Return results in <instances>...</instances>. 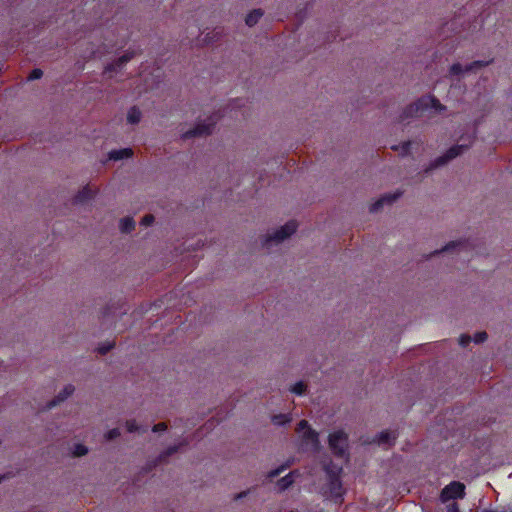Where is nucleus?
<instances>
[{
  "instance_id": "f257e3e1",
  "label": "nucleus",
  "mask_w": 512,
  "mask_h": 512,
  "mask_svg": "<svg viewBox=\"0 0 512 512\" xmlns=\"http://www.w3.org/2000/svg\"><path fill=\"white\" fill-rule=\"evenodd\" d=\"M469 149V145H454L450 147L443 155L437 157L433 160L425 169L424 173H430L431 171L443 167L447 165L450 161L455 159L456 157L462 155L465 151Z\"/></svg>"
},
{
  "instance_id": "f03ea898",
  "label": "nucleus",
  "mask_w": 512,
  "mask_h": 512,
  "mask_svg": "<svg viewBox=\"0 0 512 512\" xmlns=\"http://www.w3.org/2000/svg\"><path fill=\"white\" fill-rule=\"evenodd\" d=\"M328 445L335 456L343 457L348 447V435L342 430L334 431L329 434Z\"/></svg>"
},
{
  "instance_id": "7ed1b4c3",
  "label": "nucleus",
  "mask_w": 512,
  "mask_h": 512,
  "mask_svg": "<svg viewBox=\"0 0 512 512\" xmlns=\"http://www.w3.org/2000/svg\"><path fill=\"white\" fill-rule=\"evenodd\" d=\"M297 222L295 220H290L277 229L274 233L268 235L264 241V245L268 246L270 243H281L292 234H294L297 230Z\"/></svg>"
},
{
  "instance_id": "20e7f679",
  "label": "nucleus",
  "mask_w": 512,
  "mask_h": 512,
  "mask_svg": "<svg viewBox=\"0 0 512 512\" xmlns=\"http://www.w3.org/2000/svg\"><path fill=\"white\" fill-rule=\"evenodd\" d=\"M426 110H428V105L426 104L424 97H421L418 100L406 106V108L400 114L399 120L404 121L408 118L421 117Z\"/></svg>"
},
{
  "instance_id": "39448f33",
  "label": "nucleus",
  "mask_w": 512,
  "mask_h": 512,
  "mask_svg": "<svg viewBox=\"0 0 512 512\" xmlns=\"http://www.w3.org/2000/svg\"><path fill=\"white\" fill-rule=\"evenodd\" d=\"M465 495V485L458 481H453L445 486L440 494L442 502L463 498Z\"/></svg>"
},
{
  "instance_id": "423d86ee",
  "label": "nucleus",
  "mask_w": 512,
  "mask_h": 512,
  "mask_svg": "<svg viewBox=\"0 0 512 512\" xmlns=\"http://www.w3.org/2000/svg\"><path fill=\"white\" fill-rule=\"evenodd\" d=\"M215 121H212L209 124L199 123L194 128L186 131L181 135L182 140H188L195 137L208 136L213 133V128L215 125Z\"/></svg>"
},
{
  "instance_id": "0eeeda50",
  "label": "nucleus",
  "mask_w": 512,
  "mask_h": 512,
  "mask_svg": "<svg viewBox=\"0 0 512 512\" xmlns=\"http://www.w3.org/2000/svg\"><path fill=\"white\" fill-rule=\"evenodd\" d=\"M224 35V29L222 27H216L211 32L207 33L203 38H198L199 47L211 46L218 43Z\"/></svg>"
},
{
  "instance_id": "6e6552de",
  "label": "nucleus",
  "mask_w": 512,
  "mask_h": 512,
  "mask_svg": "<svg viewBox=\"0 0 512 512\" xmlns=\"http://www.w3.org/2000/svg\"><path fill=\"white\" fill-rule=\"evenodd\" d=\"M136 53L134 51H126L121 57L117 58L112 63L108 64L105 67L104 72H116L118 68L122 67L126 63H128L131 59L135 57Z\"/></svg>"
},
{
  "instance_id": "1a4fd4ad",
  "label": "nucleus",
  "mask_w": 512,
  "mask_h": 512,
  "mask_svg": "<svg viewBox=\"0 0 512 512\" xmlns=\"http://www.w3.org/2000/svg\"><path fill=\"white\" fill-rule=\"evenodd\" d=\"M74 390H75V388L73 385H71V384L66 385L59 392V394L47 404V408L51 409V408L57 406L58 404H60L64 400H66L69 396H71L73 394Z\"/></svg>"
},
{
  "instance_id": "9d476101",
  "label": "nucleus",
  "mask_w": 512,
  "mask_h": 512,
  "mask_svg": "<svg viewBox=\"0 0 512 512\" xmlns=\"http://www.w3.org/2000/svg\"><path fill=\"white\" fill-rule=\"evenodd\" d=\"M401 195L402 194H385L384 197H382L381 199H379L378 201H376L375 203H373L370 206V208H369L370 212L371 213L378 212L384 204L394 203Z\"/></svg>"
},
{
  "instance_id": "9b49d317",
  "label": "nucleus",
  "mask_w": 512,
  "mask_h": 512,
  "mask_svg": "<svg viewBox=\"0 0 512 512\" xmlns=\"http://www.w3.org/2000/svg\"><path fill=\"white\" fill-rule=\"evenodd\" d=\"M302 441L306 444H310L311 447L314 448L315 450L318 449L319 447V435L312 428H309L308 430L303 432Z\"/></svg>"
},
{
  "instance_id": "f8f14e48",
  "label": "nucleus",
  "mask_w": 512,
  "mask_h": 512,
  "mask_svg": "<svg viewBox=\"0 0 512 512\" xmlns=\"http://www.w3.org/2000/svg\"><path fill=\"white\" fill-rule=\"evenodd\" d=\"M134 154L131 148H123L119 150H112L108 154V159L113 161H119L132 157Z\"/></svg>"
},
{
  "instance_id": "ddd939ff",
  "label": "nucleus",
  "mask_w": 512,
  "mask_h": 512,
  "mask_svg": "<svg viewBox=\"0 0 512 512\" xmlns=\"http://www.w3.org/2000/svg\"><path fill=\"white\" fill-rule=\"evenodd\" d=\"M395 439H396V437L393 433L385 430V431H381L380 433H378L376 435L374 442H376L379 445H384V444L393 445L395 442Z\"/></svg>"
},
{
  "instance_id": "4468645a",
  "label": "nucleus",
  "mask_w": 512,
  "mask_h": 512,
  "mask_svg": "<svg viewBox=\"0 0 512 512\" xmlns=\"http://www.w3.org/2000/svg\"><path fill=\"white\" fill-rule=\"evenodd\" d=\"M264 15V11L261 8L253 9L245 17V24L248 27L255 26L261 17Z\"/></svg>"
},
{
  "instance_id": "2eb2a0df",
  "label": "nucleus",
  "mask_w": 512,
  "mask_h": 512,
  "mask_svg": "<svg viewBox=\"0 0 512 512\" xmlns=\"http://www.w3.org/2000/svg\"><path fill=\"white\" fill-rule=\"evenodd\" d=\"M411 146H412V141L408 140V141L402 142L401 144L391 146V149L393 151L399 152V155L401 157H406V156H409L411 153L410 152Z\"/></svg>"
},
{
  "instance_id": "dca6fc26",
  "label": "nucleus",
  "mask_w": 512,
  "mask_h": 512,
  "mask_svg": "<svg viewBox=\"0 0 512 512\" xmlns=\"http://www.w3.org/2000/svg\"><path fill=\"white\" fill-rule=\"evenodd\" d=\"M142 112L137 106H132L127 113V121L130 124H138L141 121Z\"/></svg>"
},
{
  "instance_id": "f3484780",
  "label": "nucleus",
  "mask_w": 512,
  "mask_h": 512,
  "mask_svg": "<svg viewBox=\"0 0 512 512\" xmlns=\"http://www.w3.org/2000/svg\"><path fill=\"white\" fill-rule=\"evenodd\" d=\"M119 229L122 233H130L135 229V221L132 217H124L120 220Z\"/></svg>"
},
{
  "instance_id": "a211bd4d",
  "label": "nucleus",
  "mask_w": 512,
  "mask_h": 512,
  "mask_svg": "<svg viewBox=\"0 0 512 512\" xmlns=\"http://www.w3.org/2000/svg\"><path fill=\"white\" fill-rule=\"evenodd\" d=\"M271 421L276 426H284V425L289 424L292 421V417L290 414L280 413V414L273 415L271 418Z\"/></svg>"
},
{
  "instance_id": "6ab92c4d",
  "label": "nucleus",
  "mask_w": 512,
  "mask_h": 512,
  "mask_svg": "<svg viewBox=\"0 0 512 512\" xmlns=\"http://www.w3.org/2000/svg\"><path fill=\"white\" fill-rule=\"evenodd\" d=\"M468 246V242L466 241H451L448 243L442 250L438 251L436 250L434 254H439L440 252H449L451 250H454L455 248H466Z\"/></svg>"
},
{
  "instance_id": "aec40b11",
  "label": "nucleus",
  "mask_w": 512,
  "mask_h": 512,
  "mask_svg": "<svg viewBox=\"0 0 512 512\" xmlns=\"http://www.w3.org/2000/svg\"><path fill=\"white\" fill-rule=\"evenodd\" d=\"M126 428L129 433H145L147 431V426L138 425L136 420H128Z\"/></svg>"
},
{
  "instance_id": "412c9836",
  "label": "nucleus",
  "mask_w": 512,
  "mask_h": 512,
  "mask_svg": "<svg viewBox=\"0 0 512 512\" xmlns=\"http://www.w3.org/2000/svg\"><path fill=\"white\" fill-rule=\"evenodd\" d=\"M424 100L428 105V109L432 107L439 112L444 111L446 109V107L442 105L435 96L424 97Z\"/></svg>"
},
{
  "instance_id": "4be33fe9",
  "label": "nucleus",
  "mask_w": 512,
  "mask_h": 512,
  "mask_svg": "<svg viewBox=\"0 0 512 512\" xmlns=\"http://www.w3.org/2000/svg\"><path fill=\"white\" fill-rule=\"evenodd\" d=\"M180 448V445L177 446V445H174V446H170L168 447L164 452H162L158 459H157V463H155V466L157 464H160L162 462H165L167 460L168 457H170L171 455H173L174 453H176Z\"/></svg>"
},
{
  "instance_id": "5701e85b",
  "label": "nucleus",
  "mask_w": 512,
  "mask_h": 512,
  "mask_svg": "<svg viewBox=\"0 0 512 512\" xmlns=\"http://www.w3.org/2000/svg\"><path fill=\"white\" fill-rule=\"evenodd\" d=\"M293 482H294L293 473L290 472L289 474H287L284 477H282L281 479H279L278 486L281 490H285L288 487H290Z\"/></svg>"
},
{
  "instance_id": "b1692460",
  "label": "nucleus",
  "mask_w": 512,
  "mask_h": 512,
  "mask_svg": "<svg viewBox=\"0 0 512 512\" xmlns=\"http://www.w3.org/2000/svg\"><path fill=\"white\" fill-rule=\"evenodd\" d=\"M491 61H480V60H477V61H473L472 63H470L469 65H467L465 67V71L466 72H471V71H475L477 69H481L483 67H486L490 64Z\"/></svg>"
},
{
  "instance_id": "393cba45",
  "label": "nucleus",
  "mask_w": 512,
  "mask_h": 512,
  "mask_svg": "<svg viewBox=\"0 0 512 512\" xmlns=\"http://www.w3.org/2000/svg\"><path fill=\"white\" fill-rule=\"evenodd\" d=\"M290 390L296 395H302L306 391V384L303 381H298L291 387Z\"/></svg>"
},
{
  "instance_id": "a878e982",
  "label": "nucleus",
  "mask_w": 512,
  "mask_h": 512,
  "mask_svg": "<svg viewBox=\"0 0 512 512\" xmlns=\"http://www.w3.org/2000/svg\"><path fill=\"white\" fill-rule=\"evenodd\" d=\"M88 453V449L85 445L83 444H76L74 446V450H73V455L74 456H77V457H81V456H84Z\"/></svg>"
},
{
  "instance_id": "bb28decb",
  "label": "nucleus",
  "mask_w": 512,
  "mask_h": 512,
  "mask_svg": "<svg viewBox=\"0 0 512 512\" xmlns=\"http://www.w3.org/2000/svg\"><path fill=\"white\" fill-rule=\"evenodd\" d=\"M289 467V464H284V465H281L280 467L274 469V470H271L268 474V477L273 479L277 476H279L285 469H287Z\"/></svg>"
},
{
  "instance_id": "cd10ccee",
  "label": "nucleus",
  "mask_w": 512,
  "mask_h": 512,
  "mask_svg": "<svg viewBox=\"0 0 512 512\" xmlns=\"http://www.w3.org/2000/svg\"><path fill=\"white\" fill-rule=\"evenodd\" d=\"M43 76V71L39 68L33 69L28 75L27 79L29 81L38 80Z\"/></svg>"
},
{
  "instance_id": "c85d7f7f",
  "label": "nucleus",
  "mask_w": 512,
  "mask_h": 512,
  "mask_svg": "<svg viewBox=\"0 0 512 512\" xmlns=\"http://www.w3.org/2000/svg\"><path fill=\"white\" fill-rule=\"evenodd\" d=\"M488 335L485 331L477 332L474 334L472 338L473 341L477 344L483 343L487 339Z\"/></svg>"
},
{
  "instance_id": "c756f323",
  "label": "nucleus",
  "mask_w": 512,
  "mask_h": 512,
  "mask_svg": "<svg viewBox=\"0 0 512 512\" xmlns=\"http://www.w3.org/2000/svg\"><path fill=\"white\" fill-rule=\"evenodd\" d=\"M114 345V343L103 344L97 348V351L100 355H106L114 347Z\"/></svg>"
},
{
  "instance_id": "7c9ffc66",
  "label": "nucleus",
  "mask_w": 512,
  "mask_h": 512,
  "mask_svg": "<svg viewBox=\"0 0 512 512\" xmlns=\"http://www.w3.org/2000/svg\"><path fill=\"white\" fill-rule=\"evenodd\" d=\"M471 341H473V339L470 335L462 334L459 337V345L464 348L467 347L471 343Z\"/></svg>"
},
{
  "instance_id": "2f4dec72",
  "label": "nucleus",
  "mask_w": 512,
  "mask_h": 512,
  "mask_svg": "<svg viewBox=\"0 0 512 512\" xmlns=\"http://www.w3.org/2000/svg\"><path fill=\"white\" fill-rule=\"evenodd\" d=\"M465 69H463L462 65L460 63H454L450 69L449 72L452 75H459L461 74Z\"/></svg>"
},
{
  "instance_id": "473e14b6",
  "label": "nucleus",
  "mask_w": 512,
  "mask_h": 512,
  "mask_svg": "<svg viewBox=\"0 0 512 512\" xmlns=\"http://www.w3.org/2000/svg\"><path fill=\"white\" fill-rule=\"evenodd\" d=\"M119 436H120V430L118 428H113L105 434V438L107 440H114V439L118 438Z\"/></svg>"
},
{
  "instance_id": "72a5a7b5",
  "label": "nucleus",
  "mask_w": 512,
  "mask_h": 512,
  "mask_svg": "<svg viewBox=\"0 0 512 512\" xmlns=\"http://www.w3.org/2000/svg\"><path fill=\"white\" fill-rule=\"evenodd\" d=\"M153 222H154V216H153L152 214H148V215H145V216L142 218V220H141L140 224H141L142 226L148 227V226H150Z\"/></svg>"
},
{
  "instance_id": "f704fd0d",
  "label": "nucleus",
  "mask_w": 512,
  "mask_h": 512,
  "mask_svg": "<svg viewBox=\"0 0 512 512\" xmlns=\"http://www.w3.org/2000/svg\"><path fill=\"white\" fill-rule=\"evenodd\" d=\"M309 428H311V427L309 426L308 421H307V420H301V421L298 423V425H297L296 431H297L298 433H300V432H302V431H306V430H308Z\"/></svg>"
},
{
  "instance_id": "c9c22d12",
  "label": "nucleus",
  "mask_w": 512,
  "mask_h": 512,
  "mask_svg": "<svg viewBox=\"0 0 512 512\" xmlns=\"http://www.w3.org/2000/svg\"><path fill=\"white\" fill-rule=\"evenodd\" d=\"M167 429V424L165 422H160L158 424H155L152 428L153 432H160L165 431Z\"/></svg>"
},
{
  "instance_id": "e433bc0d",
  "label": "nucleus",
  "mask_w": 512,
  "mask_h": 512,
  "mask_svg": "<svg viewBox=\"0 0 512 512\" xmlns=\"http://www.w3.org/2000/svg\"><path fill=\"white\" fill-rule=\"evenodd\" d=\"M446 512H460L459 506L456 502H452L446 506Z\"/></svg>"
},
{
  "instance_id": "4c0bfd02",
  "label": "nucleus",
  "mask_w": 512,
  "mask_h": 512,
  "mask_svg": "<svg viewBox=\"0 0 512 512\" xmlns=\"http://www.w3.org/2000/svg\"><path fill=\"white\" fill-rule=\"evenodd\" d=\"M90 195L91 194H85V193L76 194L75 202H82L83 200H86L88 198L87 196H90Z\"/></svg>"
},
{
  "instance_id": "58836bf2",
  "label": "nucleus",
  "mask_w": 512,
  "mask_h": 512,
  "mask_svg": "<svg viewBox=\"0 0 512 512\" xmlns=\"http://www.w3.org/2000/svg\"><path fill=\"white\" fill-rule=\"evenodd\" d=\"M78 192H85V193H88V192H97V189L96 188H92L90 187V185H86L82 188V190H79Z\"/></svg>"
},
{
  "instance_id": "ea45409f",
  "label": "nucleus",
  "mask_w": 512,
  "mask_h": 512,
  "mask_svg": "<svg viewBox=\"0 0 512 512\" xmlns=\"http://www.w3.org/2000/svg\"><path fill=\"white\" fill-rule=\"evenodd\" d=\"M246 494H247L246 492H241V493H239V494L235 497V499H241V498L245 497V496H246Z\"/></svg>"
},
{
  "instance_id": "a19ab883",
  "label": "nucleus",
  "mask_w": 512,
  "mask_h": 512,
  "mask_svg": "<svg viewBox=\"0 0 512 512\" xmlns=\"http://www.w3.org/2000/svg\"><path fill=\"white\" fill-rule=\"evenodd\" d=\"M5 478L4 475H0V483L2 482V480Z\"/></svg>"
}]
</instances>
